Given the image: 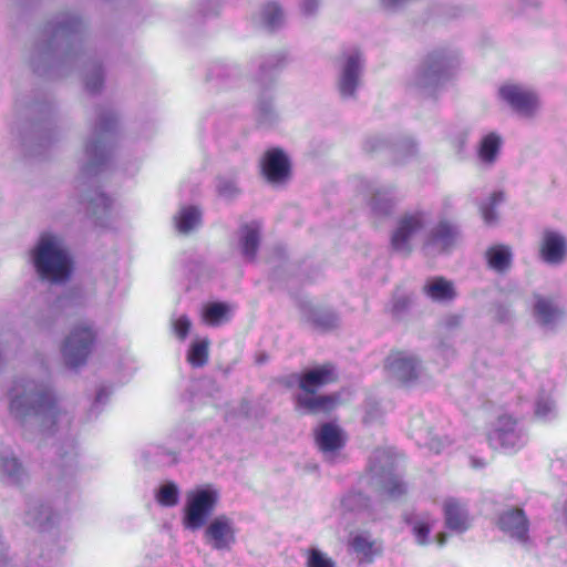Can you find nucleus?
<instances>
[{"label":"nucleus","instance_id":"nucleus-6","mask_svg":"<svg viewBox=\"0 0 567 567\" xmlns=\"http://www.w3.org/2000/svg\"><path fill=\"white\" fill-rule=\"evenodd\" d=\"M370 483L391 499H399L406 492L401 480L400 460L390 451L378 449L370 460Z\"/></svg>","mask_w":567,"mask_h":567},{"label":"nucleus","instance_id":"nucleus-40","mask_svg":"<svg viewBox=\"0 0 567 567\" xmlns=\"http://www.w3.org/2000/svg\"><path fill=\"white\" fill-rule=\"evenodd\" d=\"M82 200L86 204L87 212L97 218L106 214L111 205L110 198L100 190L84 194Z\"/></svg>","mask_w":567,"mask_h":567},{"label":"nucleus","instance_id":"nucleus-54","mask_svg":"<svg viewBox=\"0 0 567 567\" xmlns=\"http://www.w3.org/2000/svg\"><path fill=\"white\" fill-rule=\"evenodd\" d=\"M37 140L39 142V146L42 147V146H47L49 144L52 143L53 141V133H52V128L44 125V126H39L37 128Z\"/></svg>","mask_w":567,"mask_h":567},{"label":"nucleus","instance_id":"nucleus-2","mask_svg":"<svg viewBox=\"0 0 567 567\" xmlns=\"http://www.w3.org/2000/svg\"><path fill=\"white\" fill-rule=\"evenodd\" d=\"M8 401L10 416L29 440L38 434L52 435L63 417L70 422L48 371L16 377L8 390Z\"/></svg>","mask_w":567,"mask_h":567},{"label":"nucleus","instance_id":"nucleus-3","mask_svg":"<svg viewBox=\"0 0 567 567\" xmlns=\"http://www.w3.org/2000/svg\"><path fill=\"white\" fill-rule=\"evenodd\" d=\"M116 115L110 109L97 110V120L91 137L85 142L81 157V176L97 175L105 166L114 140Z\"/></svg>","mask_w":567,"mask_h":567},{"label":"nucleus","instance_id":"nucleus-46","mask_svg":"<svg viewBox=\"0 0 567 567\" xmlns=\"http://www.w3.org/2000/svg\"><path fill=\"white\" fill-rule=\"evenodd\" d=\"M307 567H336V564L318 548H310L308 550Z\"/></svg>","mask_w":567,"mask_h":567},{"label":"nucleus","instance_id":"nucleus-45","mask_svg":"<svg viewBox=\"0 0 567 567\" xmlns=\"http://www.w3.org/2000/svg\"><path fill=\"white\" fill-rule=\"evenodd\" d=\"M488 315L494 321L499 323L508 322L513 317L511 306L502 302L492 303L488 309Z\"/></svg>","mask_w":567,"mask_h":567},{"label":"nucleus","instance_id":"nucleus-35","mask_svg":"<svg viewBox=\"0 0 567 567\" xmlns=\"http://www.w3.org/2000/svg\"><path fill=\"white\" fill-rule=\"evenodd\" d=\"M422 290L433 301H449L455 297L453 284L443 277L429 279Z\"/></svg>","mask_w":567,"mask_h":567},{"label":"nucleus","instance_id":"nucleus-28","mask_svg":"<svg viewBox=\"0 0 567 567\" xmlns=\"http://www.w3.org/2000/svg\"><path fill=\"white\" fill-rule=\"evenodd\" d=\"M260 244V229L256 224L244 225L239 230V248L243 257L252 261Z\"/></svg>","mask_w":567,"mask_h":567},{"label":"nucleus","instance_id":"nucleus-10","mask_svg":"<svg viewBox=\"0 0 567 567\" xmlns=\"http://www.w3.org/2000/svg\"><path fill=\"white\" fill-rule=\"evenodd\" d=\"M93 342L94 333L89 326H75L61 347L64 363L70 368L83 365L91 353Z\"/></svg>","mask_w":567,"mask_h":567},{"label":"nucleus","instance_id":"nucleus-62","mask_svg":"<svg viewBox=\"0 0 567 567\" xmlns=\"http://www.w3.org/2000/svg\"><path fill=\"white\" fill-rule=\"evenodd\" d=\"M447 535L445 533H439L436 536V540L440 546H443L446 543Z\"/></svg>","mask_w":567,"mask_h":567},{"label":"nucleus","instance_id":"nucleus-60","mask_svg":"<svg viewBox=\"0 0 567 567\" xmlns=\"http://www.w3.org/2000/svg\"><path fill=\"white\" fill-rule=\"evenodd\" d=\"M238 410H239L240 414H243L245 416H249V414H250V402L247 399H243L240 401Z\"/></svg>","mask_w":567,"mask_h":567},{"label":"nucleus","instance_id":"nucleus-30","mask_svg":"<svg viewBox=\"0 0 567 567\" xmlns=\"http://www.w3.org/2000/svg\"><path fill=\"white\" fill-rule=\"evenodd\" d=\"M503 140L499 134L491 132L485 135L477 147V156L480 162L486 167H492L499 155Z\"/></svg>","mask_w":567,"mask_h":567},{"label":"nucleus","instance_id":"nucleus-29","mask_svg":"<svg viewBox=\"0 0 567 567\" xmlns=\"http://www.w3.org/2000/svg\"><path fill=\"white\" fill-rule=\"evenodd\" d=\"M485 257L491 269L498 274L507 272L513 264V252L509 246L498 244L489 247Z\"/></svg>","mask_w":567,"mask_h":567},{"label":"nucleus","instance_id":"nucleus-24","mask_svg":"<svg viewBox=\"0 0 567 567\" xmlns=\"http://www.w3.org/2000/svg\"><path fill=\"white\" fill-rule=\"evenodd\" d=\"M56 514L49 505L32 502L24 514V523L39 530L50 529L56 522Z\"/></svg>","mask_w":567,"mask_h":567},{"label":"nucleus","instance_id":"nucleus-14","mask_svg":"<svg viewBox=\"0 0 567 567\" xmlns=\"http://www.w3.org/2000/svg\"><path fill=\"white\" fill-rule=\"evenodd\" d=\"M346 441V433L334 423H323L316 431V444L329 463H334L341 458V451Z\"/></svg>","mask_w":567,"mask_h":567},{"label":"nucleus","instance_id":"nucleus-4","mask_svg":"<svg viewBox=\"0 0 567 567\" xmlns=\"http://www.w3.org/2000/svg\"><path fill=\"white\" fill-rule=\"evenodd\" d=\"M32 261L42 279L63 282L71 274V258L62 237L42 234L32 250Z\"/></svg>","mask_w":567,"mask_h":567},{"label":"nucleus","instance_id":"nucleus-33","mask_svg":"<svg viewBox=\"0 0 567 567\" xmlns=\"http://www.w3.org/2000/svg\"><path fill=\"white\" fill-rule=\"evenodd\" d=\"M394 190L395 187L392 185L379 187L373 190L370 206L374 214L379 216H386L391 214L395 205Z\"/></svg>","mask_w":567,"mask_h":567},{"label":"nucleus","instance_id":"nucleus-53","mask_svg":"<svg viewBox=\"0 0 567 567\" xmlns=\"http://www.w3.org/2000/svg\"><path fill=\"white\" fill-rule=\"evenodd\" d=\"M341 504L346 509L349 511H353L355 507L367 506L365 498L361 493L348 495L342 499Z\"/></svg>","mask_w":567,"mask_h":567},{"label":"nucleus","instance_id":"nucleus-26","mask_svg":"<svg viewBox=\"0 0 567 567\" xmlns=\"http://www.w3.org/2000/svg\"><path fill=\"white\" fill-rule=\"evenodd\" d=\"M297 405L311 414L328 413L337 405L336 395H318L317 393L301 392L297 395Z\"/></svg>","mask_w":567,"mask_h":567},{"label":"nucleus","instance_id":"nucleus-44","mask_svg":"<svg viewBox=\"0 0 567 567\" xmlns=\"http://www.w3.org/2000/svg\"><path fill=\"white\" fill-rule=\"evenodd\" d=\"M468 138V128L460 127L446 135V140L451 145V148L455 155H461L463 150L467 143Z\"/></svg>","mask_w":567,"mask_h":567},{"label":"nucleus","instance_id":"nucleus-55","mask_svg":"<svg viewBox=\"0 0 567 567\" xmlns=\"http://www.w3.org/2000/svg\"><path fill=\"white\" fill-rule=\"evenodd\" d=\"M417 544L425 545L430 533V526L426 523H416L413 527Z\"/></svg>","mask_w":567,"mask_h":567},{"label":"nucleus","instance_id":"nucleus-5","mask_svg":"<svg viewBox=\"0 0 567 567\" xmlns=\"http://www.w3.org/2000/svg\"><path fill=\"white\" fill-rule=\"evenodd\" d=\"M461 53L453 47H440L424 60L413 84L425 96H433L447 79L450 71L460 64Z\"/></svg>","mask_w":567,"mask_h":567},{"label":"nucleus","instance_id":"nucleus-20","mask_svg":"<svg viewBox=\"0 0 567 567\" xmlns=\"http://www.w3.org/2000/svg\"><path fill=\"white\" fill-rule=\"evenodd\" d=\"M497 525L504 533L519 542H526L528 538L529 522L522 508L511 507L503 511Z\"/></svg>","mask_w":567,"mask_h":567},{"label":"nucleus","instance_id":"nucleus-31","mask_svg":"<svg viewBox=\"0 0 567 567\" xmlns=\"http://www.w3.org/2000/svg\"><path fill=\"white\" fill-rule=\"evenodd\" d=\"M411 433L417 444L427 446L431 451L440 453L443 442L433 434L432 429L425 426L424 419L417 416L411 422Z\"/></svg>","mask_w":567,"mask_h":567},{"label":"nucleus","instance_id":"nucleus-25","mask_svg":"<svg viewBox=\"0 0 567 567\" xmlns=\"http://www.w3.org/2000/svg\"><path fill=\"white\" fill-rule=\"evenodd\" d=\"M444 516L446 526L457 533L470 528V515L465 504L456 498H449L444 503Z\"/></svg>","mask_w":567,"mask_h":567},{"label":"nucleus","instance_id":"nucleus-48","mask_svg":"<svg viewBox=\"0 0 567 567\" xmlns=\"http://www.w3.org/2000/svg\"><path fill=\"white\" fill-rule=\"evenodd\" d=\"M386 148H390L389 142L381 136H370L363 143V150L368 154H377Z\"/></svg>","mask_w":567,"mask_h":567},{"label":"nucleus","instance_id":"nucleus-13","mask_svg":"<svg viewBox=\"0 0 567 567\" xmlns=\"http://www.w3.org/2000/svg\"><path fill=\"white\" fill-rule=\"evenodd\" d=\"M218 494L212 489H200L189 496L186 505L185 524L188 528L198 529L206 517L214 511Z\"/></svg>","mask_w":567,"mask_h":567},{"label":"nucleus","instance_id":"nucleus-21","mask_svg":"<svg viewBox=\"0 0 567 567\" xmlns=\"http://www.w3.org/2000/svg\"><path fill=\"white\" fill-rule=\"evenodd\" d=\"M299 309L302 319L311 323L315 328L328 330L337 326L338 316L330 308L315 305L310 300H300Z\"/></svg>","mask_w":567,"mask_h":567},{"label":"nucleus","instance_id":"nucleus-47","mask_svg":"<svg viewBox=\"0 0 567 567\" xmlns=\"http://www.w3.org/2000/svg\"><path fill=\"white\" fill-rule=\"evenodd\" d=\"M219 196L231 199L239 194V188L234 179L220 177L217 183Z\"/></svg>","mask_w":567,"mask_h":567},{"label":"nucleus","instance_id":"nucleus-42","mask_svg":"<svg viewBox=\"0 0 567 567\" xmlns=\"http://www.w3.org/2000/svg\"><path fill=\"white\" fill-rule=\"evenodd\" d=\"M0 471L3 472L12 483L22 480L23 470L17 458L0 454Z\"/></svg>","mask_w":567,"mask_h":567},{"label":"nucleus","instance_id":"nucleus-59","mask_svg":"<svg viewBox=\"0 0 567 567\" xmlns=\"http://www.w3.org/2000/svg\"><path fill=\"white\" fill-rule=\"evenodd\" d=\"M110 396V391L106 388H101L95 396V403H105Z\"/></svg>","mask_w":567,"mask_h":567},{"label":"nucleus","instance_id":"nucleus-50","mask_svg":"<svg viewBox=\"0 0 567 567\" xmlns=\"http://www.w3.org/2000/svg\"><path fill=\"white\" fill-rule=\"evenodd\" d=\"M383 415L380 404L375 401H369L365 405L363 422L365 424H373L379 422Z\"/></svg>","mask_w":567,"mask_h":567},{"label":"nucleus","instance_id":"nucleus-39","mask_svg":"<svg viewBox=\"0 0 567 567\" xmlns=\"http://www.w3.org/2000/svg\"><path fill=\"white\" fill-rule=\"evenodd\" d=\"M230 307L224 302H209L203 308V320L213 327H218L229 320Z\"/></svg>","mask_w":567,"mask_h":567},{"label":"nucleus","instance_id":"nucleus-18","mask_svg":"<svg viewBox=\"0 0 567 567\" xmlns=\"http://www.w3.org/2000/svg\"><path fill=\"white\" fill-rule=\"evenodd\" d=\"M261 171L268 182L272 184L284 183L290 173V164L287 155L281 148H272L266 152Z\"/></svg>","mask_w":567,"mask_h":567},{"label":"nucleus","instance_id":"nucleus-8","mask_svg":"<svg viewBox=\"0 0 567 567\" xmlns=\"http://www.w3.org/2000/svg\"><path fill=\"white\" fill-rule=\"evenodd\" d=\"M285 54L276 52L265 56L260 64L259 81L265 85V89L258 99V121L262 125H271L278 117L269 93V86L275 83L279 71L285 66Z\"/></svg>","mask_w":567,"mask_h":567},{"label":"nucleus","instance_id":"nucleus-32","mask_svg":"<svg viewBox=\"0 0 567 567\" xmlns=\"http://www.w3.org/2000/svg\"><path fill=\"white\" fill-rule=\"evenodd\" d=\"M71 298L68 296L59 297L52 305L47 306L42 309L35 319V322L40 329H50L62 312L66 310V307L71 303Z\"/></svg>","mask_w":567,"mask_h":567},{"label":"nucleus","instance_id":"nucleus-37","mask_svg":"<svg viewBox=\"0 0 567 567\" xmlns=\"http://www.w3.org/2000/svg\"><path fill=\"white\" fill-rule=\"evenodd\" d=\"M505 193L503 190L493 192L486 200L480 205L481 216L487 226H494L498 221L497 208L505 202Z\"/></svg>","mask_w":567,"mask_h":567},{"label":"nucleus","instance_id":"nucleus-41","mask_svg":"<svg viewBox=\"0 0 567 567\" xmlns=\"http://www.w3.org/2000/svg\"><path fill=\"white\" fill-rule=\"evenodd\" d=\"M210 341L205 338L194 341L187 352V361L194 368H202L208 361Z\"/></svg>","mask_w":567,"mask_h":567},{"label":"nucleus","instance_id":"nucleus-17","mask_svg":"<svg viewBox=\"0 0 567 567\" xmlns=\"http://www.w3.org/2000/svg\"><path fill=\"white\" fill-rule=\"evenodd\" d=\"M461 231L455 224L441 220L430 233L425 249H434L437 252H446L454 248L460 240Z\"/></svg>","mask_w":567,"mask_h":567},{"label":"nucleus","instance_id":"nucleus-22","mask_svg":"<svg viewBox=\"0 0 567 567\" xmlns=\"http://www.w3.org/2000/svg\"><path fill=\"white\" fill-rule=\"evenodd\" d=\"M333 381H336L333 367L323 364L299 375V388L302 392L317 393L318 389Z\"/></svg>","mask_w":567,"mask_h":567},{"label":"nucleus","instance_id":"nucleus-58","mask_svg":"<svg viewBox=\"0 0 567 567\" xmlns=\"http://www.w3.org/2000/svg\"><path fill=\"white\" fill-rule=\"evenodd\" d=\"M320 6V0H302L301 10L306 16L315 14Z\"/></svg>","mask_w":567,"mask_h":567},{"label":"nucleus","instance_id":"nucleus-61","mask_svg":"<svg viewBox=\"0 0 567 567\" xmlns=\"http://www.w3.org/2000/svg\"><path fill=\"white\" fill-rule=\"evenodd\" d=\"M24 143H25V146L28 147V150H29L31 155H39L40 154V152H38L37 150H33V142L31 140H28Z\"/></svg>","mask_w":567,"mask_h":567},{"label":"nucleus","instance_id":"nucleus-27","mask_svg":"<svg viewBox=\"0 0 567 567\" xmlns=\"http://www.w3.org/2000/svg\"><path fill=\"white\" fill-rule=\"evenodd\" d=\"M176 230L184 236L190 235L202 225V212L196 206H183L174 216Z\"/></svg>","mask_w":567,"mask_h":567},{"label":"nucleus","instance_id":"nucleus-57","mask_svg":"<svg viewBox=\"0 0 567 567\" xmlns=\"http://www.w3.org/2000/svg\"><path fill=\"white\" fill-rule=\"evenodd\" d=\"M411 303L410 297L408 296H398L393 301V311L399 315L405 311Z\"/></svg>","mask_w":567,"mask_h":567},{"label":"nucleus","instance_id":"nucleus-12","mask_svg":"<svg viewBox=\"0 0 567 567\" xmlns=\"http://www.w3.org/2000/svg\"><path fill=\"white\" fill-rule=\"evenodd\" d=\"M499 96L522 118H533L538 112V96L535 92L520 84H504L499 89Z\"/></svg>","mask_w":567,"mask_h":567},{"label":"nucleus","instance_id":"nucleus-9","mask_svg":"<svg viewBox=\"0 0 567 567\" xmlns=\"http://www.w3.org/2000/svg\"><path fill=\"white\" fill-rule=\"evenodd\" d=\"M364 59L359 50L343 55L337 76V90L343 101H354L363 84Z\"/></svg>","mask_w":567,"mask_h":567},{"label":"nucleus","instance_id":"nucleus-19","mask_svg":"<svg viewBox=\"0 0 567 567\" xmlns=\"http://www.w3.org/2000/svg\"><path fill=\"white\" fill-rule=\"evenodd\" d=\"M206 538L217 550L229 549L235 543V527L233 520L220 515L214 518L205 530Z\"/></svg>","mask_w":567,"mask_h":567},{"label":"nucleus","instance_id":"nucleus-38","mask_svg":"<svg viewBox=\"0 0 567 567\" xmlns=\"http://www.w3.org/2000/svg\"><path fill=\"white\" fill-rule=\"evenodd\" d=\"M351 546L361 560L371 563L381 551V546L369 534H359L353 537Z\"/></svg>","mask_w":567,"mask_h":567},{"label":"nucleus","instance_id":"nucleus-63","mask_svg":"<svg viewBox=\"0 0 567 567\" xmlns=\"http://www.w3.org/2000/svg\"><path fill=\"white\" fill-rule=\"evenodd\" d=\"M267 360H268V355H267L266 353H259V354L256 357V363H257V364H262V363H265Z\"/></svg>","mask_w":567,"mask_h":567},{"label":"nucleus","instance_id":"nucleus-51","mask_svg":"<svg viewBox=\"0 0 567 567\" xmlns=\"http://www.w3.org/2000/svg\"><path fill=\"white\" fill-rule=\"evenodd\" d=\"M463 318L460 315H449L444 317L441 321V328L446 333H452L456 330H458L462 326Z\"/></svg>","mask_w":567,"mask_h":567},{"label":"nucleus","instance_id":"nucleus-36","mask_svg":"<svg viewBox=\"0 0 567 567\" xmlns=\"http://www.w3.org/2000/svg\"><path fill=\"white\" fill-rule=\"evenodd\" d=\"M393 161L396 164H405L419 155V143L412 136H401L390 145Z\"/></svg>","mask_w":567,"mask_h":567},{"label":"nucleus","instance_id":"nucleus-16","mask_svg":"<svg viewBox=\"0 0 567 567\" xmlns=\"http://www.w3.org/2000/svg\"><path fill=\"white\" fill-rule=\"evenodd\" d=\"M487 439L492 447L511 451L520 444L522 435L516 429V422L511 416L503 415L497 419Z\"/></svg>","mask_w":567,"mask_h":567},{"label":"nucleus","instance_id":"nucleus-1","mask_svg":"<svg viewBox=\"0 0 567 567\" xmlns=\"http://www.w3.org/2000/svg\"><path fill=\"white\" fill-rule=\"evenodd\" d=\"M87 22L73 9L54 12L44 22L39 39L32 45L29 62L39 74L50 71L64 73L82 69L87 91L101 90L104 71L86 35Z\"/></svg>","mask_w":567,"mask_h":567},{"label":"nucleus","instance_id":"nucleus-43","mask_svg":"<svg viewBox=\"0 0 567 567\" xmlns=\"http://www.w3.org/2000/svg\"><path fill=\"white\" fill-rule=\"evenodd\" d=\"M157 502L166 507L175 506L178 503V487L173 482L162 485L156 494Z\"/></svg>","mask_w":567,"mask_h":567},{"label":"nucleus","instance_id":"nucleus-23","mask_svg":"<svg viewBox=\"0 0 567 567\" xmlns=\"http://www.w3.org/2000/svg\"><path fill=\"white\" fill-rule=\"evenodd\" d=\"M534 300V316L540 326L553 328L563 318L564 311L551 297L535 295Z\"/></svg>","mask_w":567,"mask_h":567},{"label":"nucleus","instance_id":"nucleus-64","mask_svg":"<svg viewBox=\"0 0 567 567\" xmlns=\"http://www.w3.org/2000/svg\"><path fill=\"white\" fill-rule=\"evenodd\" d=\"M220 369H221V371L224 372V374H225V375H228V374H229V372H230V370H231V367H230V365H227V367H225V368H221V367H220Z\"/></svg>","mask_w":567,"mask_h":567},{"label":"nucleus","instance_id":"nucleus-52","mask_svg":"<svg viewBox=\"0 0 567 567\" xmlns=\"http://www.w3.org/2000/svg\"><path fill=\"white\" fill-rule=\"evenodd\" d=\"M174 332L175 334L181 339L184 340L192 327V322L186 316H181L178 319H176L173 323Z\"/></svg>","mask_w":567,"mask_h":567},{"label":"nucleus","instance_id":"nucleus-7","mask_svg":"<svg viewBox=\"0 0 567 567\" xmlns=\"http://www.w3.org/2000/svg\"><path fill=\"white\" fill-rule=\"evenodd\" d=\"M429 225V214L423 210L406 212L400 215L390 233L392 252L408 257L414 249L415 241Z\"/></svg>","mask_w":567,"mask_h":567},{"label":"nucleus","instance_id":"nucleus-15","mask_svg":"<svg viewBox=\"0 0 567 567\" xmlns=\"http://www.w3.org/2000/svg\"><path fill=\"white\" fill-rule=\"evenodd\" d=\"M538 254L547 265H563L567 259V237L560 231L544 229L538 241Z\"/></svg>","mask_w":567,"mask_h":567},{"label":"nucleus","instance_id":"nucleus-11","mask_svg":"<svg viewBox=\"0 0 567 567\" xmlns=\"http://www.w3.org/2000/svg\"><path fill=\"white\" fill-rule=\"evenodd\" d=\"M385 369L389 378L401 385L415 383L423 370L420 359L405 351H395L389 354Z\"/></svg>","mask_w":567,"mask_h":567},{"label":"nucleus","instance_id":"nucleus-56","mask_svg":"<svg viewBox=\"0 0 567 567\" xmlns=\"http://www.w3.org/2000/svg\"><path fill=\"white\" fill-rule=\"evenodd\" d=\"M411 0H379V4L386 11L394 12L404 7Z\"/></svg>","mask_w":567,"mask_h":567},{"label":"nucleus","instance_id":"nucleus-34","mask_svg":"<svg viewBox=\"0 0 567 567\" xmlns=\"http://www.w3.org/2000/svg\"><path fill=\"white\" fill-rule=\"evenodd\" d=\"M285 14L282 8L277 2H269L265 4L258 16L256 23L267 30L274 31L284 24Z\"/></svg>","mask_w":567,"mask_h":567},{"label":"nucleus","instance_id":"nucleus-49","mask_svg":"<svg viewBox=\"0 0 567 567\" xmlns=\"http://www.w3.org/2000/svg\"><path fill=\"white\" fill-rule=\"evenodd\" d=\"M555 412V403L549 396H539L536 402L535 413L538 417L546 419Z\"/></svg>","mask_w":567,"mask_h":567}]
</instances>
